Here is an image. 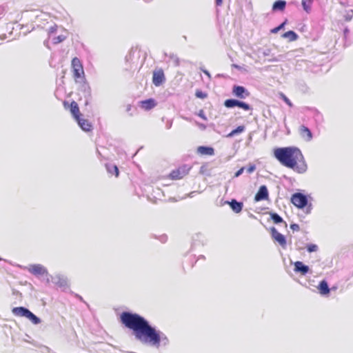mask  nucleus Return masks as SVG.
<instances>
[{"label":"nucleus","mask_w":353,"mask_h":353,"mask_svg":"<svg viewBox=\"0 0 353 353\" xmlns=\"http://www.w3.org/2000/svg\"><path fill=\"white\" fill-rule=\"evenodd\" d=\"M120 322L125 327L132 331L135 339L143 343L159 348L165 347L170 344L167 335L157 329L141 315L131 311H123L120 314Z\"/></svg>","instance_id":"nucleus-1"},{"label":"nucleus","mask_w":353,"mask_h":353,"mask_svg":"<svg viewBox=\"0 0 353 353\" xmlns=\"http://www.w3.org/2000/svg\"><path fill=\"white\" fill-rule=\"evenodd\" d=\"M273 153L275 159L284 167L299 174H304L307 172V163L301 150L298 147L275 148Z\"/></svg>","instance_id":"nucleus-2"},{"label":"nucleus","mask_w":353,"mask_h":353,"mask_svg":"<svg viewBox=\"0 0 353 353\" xmlns=\"http://www.w3.org/2000/svg\"><path fill=\"white\" fill-rule=\"evenodd\" d=\"M309 196L302 192H295L291 196V203L299 209L304 210L306 214H310L312 205L309 203Z\"/></svg>","instance_id":"nucleus-3"},{"label":"nucleus","mask_w":353,"mask_h":353,"mask_svg":"<svg viewBox=\"0 0 353 353\" xmlns=\"http://www.w3.org/2000/svg\"><path fill=\"white\" fill-rule=\"evenodd\" d=\"M72 72L73 73V77L76 82H78V79L85 78V72L83 67L82 62L78 57H74L71 61Z\"/></svg>","instance_id":"nucleus-4"},{"label":"nucleus","mask_w":353,"mask_h":353,"mask_svg":"<svg viewBox=\"0 0 353 353\" xmlns=\"http://www.w3.org/2000/svg\"><path fill=\"white\" fill-rule=\"evenodd\" d=\"M223 105L227 108H234L238 107L245 111H250L252 110V107L248 103L237 99H228L223 102Z\"/></svg>","instance_id":"nucleus-5"},{"label":"nucleus","mask_w":353,"mask_h":353,"mask_svg":"<svg viewBox=\"0 0 353 353\" xmlns=\"http://www.w3.org/2000/svg\"><path fill=\"white\" fill-rule=\"evenodd\" d=\"M77 83H79L78 90L82 94V97H84L85 105H87L92 99L91 88L85 78L81 79V81L78 80Z\"/></svg>","instance_id":"nucleus-6"},{"label":"nucleus","mask_w":353,"mask_h":353,"mask_svg":"<svg viewBox=\"0 0 353 353\" xmlns=\"http://www.w3.org/2000/svg\"><path fill=\"white\" fill-rule=\"evenodd\" d=\"M271 237L274 241L278 243L283 248L287 246V240L285 235L280 233L274 227L270 228Z\"/></svg>","instance_id":"nucleus-7"},{"label":"nucleus","mask_w":353,"mask_h":353,"mask_svg":"<svg viewBox=\"0 0 353 353\" xmlns=\"http://www.w3.org/2000/svg\"><path fill=\"white\" fill-rule=\"evenodd\" d=\"M28 271L35 276L46 275L47 276V281L50 282L49 276L50 274H48L47 269L41 264L31 265L28 268Z\"/></svg>","instance_id":"nucleus-8"},{"label":"nucleus","mask_w":353,"mask_h":353,"mask_svg":"<svg viewBox=\"0 0 353 353\" xmlns=\"http://www.w3.org/2000/svg\"><path fill=\"white\" fill-rule=\"evenodd\" d=\"M49 279L50 281L63 288V290H65L69 286L68 279L63 275H50Z\"/></svg>","instance_id":"nucleus-9"},{"label":"nucleus","mask_w":353,"mask_h":353,"mask_svg":"<svg viewBox=\"0 0 353 353\" xmlns=\"http://www.w3.org/2000/svg\"><path fill=\"white\" fill-rule=\"evenodd\" d=\"M232 94L239 99H245L250 95L248 90L243 85H234L232 89Z\"/></svg>","instance_id":"nucleus-10"},{"label":"nucleus","mask_w":353,"mask_h":353,"mask_svg":"<svg viewBox=\"0 0 353 353\" xmlns=\"http://www.w3.org/2000/svg\"><path fill=\"white\" fill-rule=\"evenodd\" d=\"M269 199V192L265 185L259 187L257 192L254 195V200L255 202L266 201Z\"/></svg>","instance_id":"nucleus-11"},{"label":"nucleus","mask_w":353,"mask_h":353,"mask_svg":"<svg viewBox=\"0 0 353 353\" xmlns=\"http://www.w3.org/2000/svg\"><path fill=\"white\" fill-rule=\"evenodd\" d=\"M294 271L296 273H300L302 275H306L311 272L310 268L303 262L297 261L294 263Z\"/></svg>","instance_id":"nucleus-12"},{"label":"nucleus","mask_w":353,"mask_h":353,"mask_svg":"<svg viewBox=\"0 0 353 353\" xmlns=\"http://www.w3.org/2000/svg\"><path fill=\"white\" fill-rule=\"evenodd\" d=\"M165 81L164 72L162 70L154 71L152 76V83L155 86L161 85Z\"/></svg>","instance_id":"nucleus-13"},{"label":"nucleus","mask_w":353,"mask_h":353,"mask_svg":"<svg viewBox=\"0 0 353 353\" xmlns=\"http://www.w3.org/2000/svg\"><path fill=\"white\" fill-rule=\"evenodd\" d=\"M225 203L229 205L232 210L236 214L240 213L243 208V203L235 199H232L230 201H226Z\"/></svg>","instance_id":"nucleus-14"},{"label":"nucleus","mask_w":353,"mask_h":353,"mask_svg":"<svg viewBox=\"0 0 353 353\" xmlns=\"http://www.w3.org/2000/svg\"><path fill=\"white\" fill-rule=\"evenodd\" d=\"M79 126L85 132H90L92 130V124L88 119H83L81 116L78 117L74 119Z\"/></svg>","instance_id":"nucleus-15"},{"label":"nucleus","mask_w":353,"mask_h":353,"mask_svg":"<svg viewBox=\"0 0 353 353\" xmlns=\"http://www.w3.org/2000/svg\"><path fill=\"white\" fill-rule=\"evenodd\" d=\"M30 310L23 306L14 307L12 309V313L14 316L26 318Z\"/></svg>","instance_id":"nucleus-16"},{"label":"nucleus","mask_w":353,"mask_h":353,"mask_svg":"<svg viewBox=\"0 0 353 353\" xmlns=\"http://www.w3.org/2000/svg\"><path fill=\"white\" fill-rule=\"evenodd\" d=\"M321 295L323 296H328L330 294L331 289L329 287L328 283L325 279L321 281L317 286Z\"/></svg>","instance_id":"nucleus-17"},{"label":"nucleus","mask_w":353,"mask_h":353,"mask_svg":"<svg viewBox=\"0 0 353 353\" xmlns=\"http://www.w3.org/2000/svg\"><path fill=\"white\" fill-rule=\"evenodd\" d=\"M157 105L156 100L153 98L147 99L140 101V106L145 110H150Z\"/></svg>","instance_id":"nucleus-18"},{"label":"nucleus","mask_w":353,"mask_h":353,"mask_svg":"<svg viewBox=\"0 0 353 353\" xmlns=\"http://www.w3.org/2000/svg\"><path fill=\"white\" fill-rule=\"evenodd\" d=\"M197 153L201 155L212 156L214 154V149L211 146L201 145L197 148Z\"/></svg>","instance_id":"nucleus-19"},{"label":"nucleus","mask_w":353,"mask_h":353,"mask_svg":"<svg viewBox=\"0 0 353 353\" xmlns=\"http://www.w3.org/2000/svg\"><path fill=\"white\" fill-rule=\"evenodd\" d=\"M287 3L285 0L275 1L272 7V12H283L286 8Z\"/></svg>","instance_id":"nucleus-20"},{"label":"nucleus","mask_w":353,"mask_h":353,"mask_svg":"<svg viewBox=\"0 0 353 353\" xmlns=\"http://www.w3.org/2000/svg\"><path fill=\"white\" fill-rule=\"evenodd\" d=\"M69 108L70 111L74 119L79 116H82L81 113L79 111L78 103L76 101H72L69 105Z\"/></svg>","instance_id":"nucleus-21"},{"label":"nucleus","mask_w":353,"mask_h":353,"mask_svg":"<svg viewBox=\"0 0 353 353\" xmlns=\"http://www.w3.org/2000/svg\"><path fill=\"white\" fill-rule=\"evenodd\" d=\"M300 134L302 137L305 138V140L309 141L312 139V133L311 130L305 125H301L300 128Z\"/></svg>","instance_id":"nucleus-22"},{"label":"nucleus","mask_w":353,"mask_h":353,"mask_svg":"<svg viewBox=\"0 0 353 353\" xmlns=\"http://www.w3.org/2000/svg\"><path fill=\"white\" fill-rule=\"evenodd\" d=\"M281 37L284 39H288L289 41H296L299 38V35L294 30H288L284 32Z\"/></svg>","instance_id":"nucleus-23"},{"label":"nucleus","mask_w":353,"mask_h":353,"mask_svg":"<svg viewBox=\"0 0 353 353\" xmlns=\"http://www.w3.org/2000/svg\"><path fill=\"white\" fill-rule=\"evenodd\" d=\"M269 214L270 216L271 220L274 222V223L279 224L284 223L285 226H287L286 222L284 221L283 219L278 213L274 212H270Z\"/></svg>","instance_id":"nucleus-24"},{"label":"nucleus","mask_w":353,"mask_h":353,"mask_svg":"<svg viewBox=\"0 0 353 353\" xmlns=\"http://www.w3.org/2000/svg\"><path fill=\"white\" fill-rule=\"evenodd\" d=\"M105 168L108 173L111 174L115 175V176H119V170L118 167L116 165L111 164V163H106Z\"/></svg>","instance_id":"nucleus-25"},{"label":"nucleus","mask_w":353,"mask_h":353,"mask_svg":"<svg viewBox=\"0 0 353 353\" xmlns=\"http://www.w3.org/2000/svg\"><path fill=\"white\" fill-rule=\"evenodd\" d=\"M245 126L244 125H239L236 128L233 129L228 135L227 137L232 138L234 137L235 135L241 134L245 131Z\"/></svg>","instance_id":"nucleus-26"},{"label":"nucleus","mask_w":353,"mask_h":353,"mask_svg":"<svg viewBox=\"0 0 353 353\" xmlns=\"http://www.w3.org/2000/svg\"><path fill=\"white\" fill-rule=\"evenodd\" d=\"M26 319H28L29 321H30L32 322V323H33L34 325H38L41 321V319L39 317H38L37 315H35L30 310L29 313L28 314Z\"/></svg>","instance_id":"nucleus-27"},{"label":"nucleus","mask_w":353,"mask_h":353,"mask_svg":"<svg viewBox=\"0 0 353 353\" xmlns=\"http://www.w3.org/2000/svg\"><path fill=\"white\" fill-rule=\"evenodd\" d=\"M314 0H301V6L304 11L309 13L311 11V6Z\"/></svg>","instance_id":"nucleus-28"},{"label":"nucleus","mask_w":353,"mask_h":353,"mask_svg":"<svg viewBox=\"0 0 353 353\" xmlns=\"http://www.w3.org/2000/svg\"><path fill=\"white\" fill-rule=\"evenodd\" d=\"M288 23V19H285L281 24L278 26L270 30V32L272 34H276L279 32L280 30L285 28V25Z\"/></svg>","instance_id":"nucleus-29"},{"label":"nucleus","mask_w":353,"mask_h":353,"mask_svg":"<svg viewBox=\"0 0 353 353\" xmlns=\"http://www.w3.org/2000/svg\"><path fill=\"white\" fill-rule=\"evenodd\" d=\"M170 177L173 179V180H176V179H180L181 178H183L181 176V174L180 172V170H178L177 169L176 170H172L170 174Z\"/></svg>","instance_id":"nucleus-30"},{"label":"nucleus","mask_w":353,"mask_h":353,"mask_svg":"<svg viewBox=\"0 0 353 353\" xmlns=\"http://www.w3.org/2000/svg\"><path fill=\"white\" fill-rule=\"evenodd\" d=\"M195 97L198 99H204L208 97V94L205 92L202 91L200 89L196 90Z\"/></svg>","instance_id":"nucleus-31"},{"label":"nucleus","mask_w":353,"mask_h":353,"mask_svg":"<svg viewBox=\"0 0 353 353\" xmlns=\"http://www.w3.org/2000/svg\"><path fill=\"white\" fill-rule=\"evenodd\" d=\"M306 249L309 253L314 252L318 250V245L314 243H309L307 244Z\"/></svg>","instance_id":"nucleus-32"},{"label":"nucleus","mask_w":353,"mask_h":353,"mask_svg":"<svg viewBox=\"0 0 353 353\" xmlns=\"http://www.w3.org/2000/svg\"><path fill=\"white\" fill-rule=\"evenodd\" d=\"M169 57L171 60L173 61L174 63V66L176 67H178L180 65V60H179V58L174 54H170L169 55Z\"/></svg>","instance_id":"nucleus-33"},{"label":"nucleus","mask_w":353,"mask_h":353,"mask_svg":"<svg viewBox=\"0 0 353 353\" xmlns=\"http://www.w3.org/2000/svg\"><path fill=\"white\" fill-rule=\"evenodd\" d=\"M284 58H285V56L283 54H280L277 57H274L271 59H268V61L269 63L278 62V61L283 60Z\"/></svg>","instance_id":"nucleus-34"},{"label":"nucleus","mask_w":353,"mask_h":353,"mask_svg":"<svg viewBox=\"0 0 353 353\" xmlns=\"http://www.w3.org/2000/svg\"><path fill=\"white\" fill-rule=\"evenodd\" d=\"M65 37L63 35H59L53 39V43L58 44L63 42L65 39Z\"/></svg>","instance_id":"nucleus-35"},{"label":"nucleus","mask_w":353,"mask_h":353,"mask_svg":"<svg viewBox=\"0 0 353 353\" xmlns=\"http://www.w3.org/2000/svg\"><path fill=\"white\" fill-rule=\"evenodd\" d=\"M353 17V10H348L346 14L344 15L345 20L346 21H350Z\"/></svg>","instance_id":"nucleus-36"},{"label":"nucleus","mask_w":353,"mask_h":353,"mask_svg":"<svg viewBox=\"0 0 353 353\" xmlns=\"http://www.w3.org/2000/svg\"><path fill=\"white\" fill-rule=\"evenodd\" d=\"M281 99L290 107H292L293 104L291 101L283 93L281 94Z\"/></svg>","instance_id":"nucleus-37"},{"label":"nucleus","mask_w":353,"mask_h":353,"mask_svg":"<svg viewBox=\"0 0 353 353\" xmlns=\"http://www.w3.org/2000/svg\"><path fill=\"white\" fill-rule=\"evenodd\" d=\"M256 165L250 163L248 168H245L246 172L249 174L254 172L256 170Z\"/></svg>","instance_id":"nucleus-38"},{"label":"nucleus","mask_w":353,"mask_h":353,"mask_svg":"<svg viewBox=\"0 0 353 353\" xmlns=\"http://www.w3.org/2000/svg\"><path fill=\"white\" fill-rule=\"evenodd\" d=\"M190 168H188L186 166H184L183 168H179L177 169L178 170H180V172L181 174V176L183 177L185 174H187L190 170Z\"/></svg>","instance_id":"nucleus-39"},{"label":"nucleus","mask_w":353,"mask_h":353,"mask_svg":"<svg viewBox=\"0 0 353 353\" xmlns=\"http://www.w3.org/2000/svg\"><path fill=\"white\" fill-rule=\"evenodd\" d=\"M245 170V167H241L239 170H238L234 175V177H239L240 176L243 172Z\"/></svg>","instance_id":"nucleus-40"},{"label":"nucleus","mask_w":353,"mask_h":353,"mask_svg":"<svg viewBox=\"0 0 353 353\" xmlns=\"http://www.w3.org/2000/svg\"><path fill=\"white\" fill-rule=\"evenodd\" d=\"M197 115H198L200 118H201L202 119H203L204 121H207V120H208V119H207V117H206V116H205V112H204V111H203V110H199V113L197 114Z\"/></svg>","instance_id":"nucleus-41"},{"label":"nucleus","mask_w":353,"mask_h":353,"mask_svg":"<svg viewBox=\"0 0 353 353\" xmlns=\"http://www.w3.org/2000/svg\"><path fill=\"white\" fill-rule=\"evenodd\" d=\"M290 227V229L292 230L293 231H299L300 229L299 225L297 223H291Z\"/></svg>","instance_id":"nucleus-42"},{"label":"nucleus","mask_w":353,"mask_h":353,"mask_svg":"<svg viewBox=\"0 0 353 353\" xmlns=\"http://www.w3.org/2000/svg\"><path fill=\"white\" fill-rule=\"evenodd\" d=\"M262 53L264 57L270 56L271 54V50L270 48H266L263 51Z\"/></svg>","instance_id":"nucleus-43"},{"label":"nucleus","mask_w":353,"mask_h":353,"mask_svg":"<svg viewBox=\"0 0 353 353\" xmlns=\"http://www.w3.org/2000/svg\"><path fill=\"white\" fill-rule=\"evenodd\" d=\"M201 71H202V72H203L206 76H208L209 78H211V74H210V72H209L208 70H206V69H205V68H201Z\"/></svg>","instance_id":"nucleus-44"},{"label":"nucleus","mask_w":353,"mask_h":353,"mask_svg":"<svg viewBox=\"0 0 353 353\" xmlns=\"http://www.w3.org/2000/svg\"><path fill=\"white\" fill-rule=\"evenodd\" d=\"M57 26H51L49 28V33L52 34V33L55 32L57 31Z\"/></svg>","instance_id":"nucleus-45"},{"label":"nucleus","mask_w":353,"mask_h":353,"mask_svg":"<svg viewBox=\"0 0 353 353\" xmlns=\"http://www.w3.org/2000/svg\"><path fill=\"white\" fill-rule=\"evenodd\" d=\"M216 6H221L223 3V0H214Z\"/></svg>","instance_id":"nucleus-46"},{"label":"nucleus","mask_w":353,"mask_h":353,"mask_svg":"<svg viewBox=\"0 0 353 353\" xmlns=\"http://www.w3.org/2000/svg\"><path fill=\"white\" fill-rule=\"evenodd\" d=\"M166 240H167V236L165 235H163V236H161V238H160V241L161 242H165Z\"/></svg>","instance_id":"nucleus-47"},{"label":"nucleus","mask_w":353,"mask_h":353,"mask_svg":"<svg viewBox=\"0 0 353 353\" xmlns=\"http://www.w3.org/2000/svg\"><path fill=\"white\" fill-rule=\"evenodd\" d=\"M132 109V105L130 104H128L127 106H126V112H130V111Z\"/></svg>","instance_id":"nucleus-48"},{"label":"nucleus","mask_w":353,"mask_h":353,"mask_svg":"<svg viewBox=\"0 0 353 353\" xmlns=\"http://www.w3.org/2000/svg\"><path fill=\"white\" fill-rule=\"evenodd\" d=\"M344 36L346 37L349 34V30L348 28H345L343 31Z\"/></svg>","instance_id":"nucleus-49"},{"label":"nucleus","mask_w":353,"mask_h":353,"mask_svg":"<svg viewBox=\"0 0 353 353\" xmlns=\"http://www.w3.org/2000/svg\"><path fill=\"white\" fill-rule=\"evenodd\" d=\"M166 126H167L168 129H170L171 128V126H172V123H167Z\"/></svg>","instance_id":"nucleus-50"},{"label":"nucleus","mask_w":353,"mask_h":353,"mask_svg":"<svg viewBox=\"0 0 353 353\" xmlns=\"http://www.w3.org/2000/svg\"><path fill=\"white\" fill-rule=\"evenodd\" d=\"M13 294H20V295H21V294L19 291H16V290H14V291L13 292Z\"/></svg>","instance_id":"nucleus-51"},{"label":"nucleus","mask_w":353,"mask_h":353,"mask_svg":"<svg viewBox=\"0 0 353 353\" xmlns=\"http://www.w3.org/2000/svg\"><path fill=\"white\" fill-rule=\"evenodd\" d=\"M194 193H195V192H190V193L189 194V196H190V197H192Z\"/></svg>","instance_id":"nucleus-52"},{"label":"nucleus","mask_w":353,"mask_h":353,"mask_svg":"<svg viewBox=\"0 0 353 353\" xmlns=\"http://www.w3.org/2000/svg\"><path fill=\"white\" fill-rule=\"evenodd\" d=\"M200 126H201V128H204V129L205 128V125L204 124H201V125H200Z\"/></svg>","instance_id":"nucleus-53"},{"label":"nucleus","mask_w":353,"mask_h":353,"mask_svg":"<svg viewBox=\"0 0 353 353\" xmlns=\"http://www.w3.org/2000/svg\"><path fill=\"white\" fill-rule=\"evenodd\" d=\"M199 259H205V256H204L203 255H200Z\"/></svg>","instance_id":"nucleus-54"},{"label":"nucleus","mask_w":353,"mask_h":353,"mask_svg":"<svg viewBox=\"0 0 353 353\" xmlns=\"http://www.w3.org/2000/svg\"><path fill=\"white\" fill-rule=\"evenodd\" d=\"M233 66L236 68H239V66L237 65H235V64H234Z\"/></svg>","instance_id":"nucleus-55"},{"label":"nucleus","mask_w":353,"mask_h":353,"mask_svg":"<svg viewBox=\"0 0 353 353\" xmlns=\"http://www.w3.org/2000/svg\"><path fill=\"white\" fill-rule=\"evenodd\" d=\"M77 296H78V297H79V299H80L81 300H83V299H82V297H81V296H79V295H77Z\"/></svg>","instance_id":"nucleus-56"},{"label":"nucleus","mask_w":353,"mask_h":353,"mask_svg":"<svg viewBox=\"0 0 353 353\" xmlns=\"http://www.w3.org/2000/svg\"><path fill=\"white\" fill-rule=\"evenodd\" d=\"M66 104H67V102H66V101H65V102H64V106H65V105H66Z\"/></svg>","instance_id":"nucleus-57"},{"label":"nucleus","mask_w":353,"mask_h":353,"mask_svg":"<svg viewBox=\"0 0 353 353\" xmlns=\"http://www.w3.org/2000/svg\"><path fill=\"white\" fill-rule=\"evenodd\" d=\"M2 260V258L0 256V261Z\"/></svg>","instance_id":"nucleus-58"}]
</instances>
